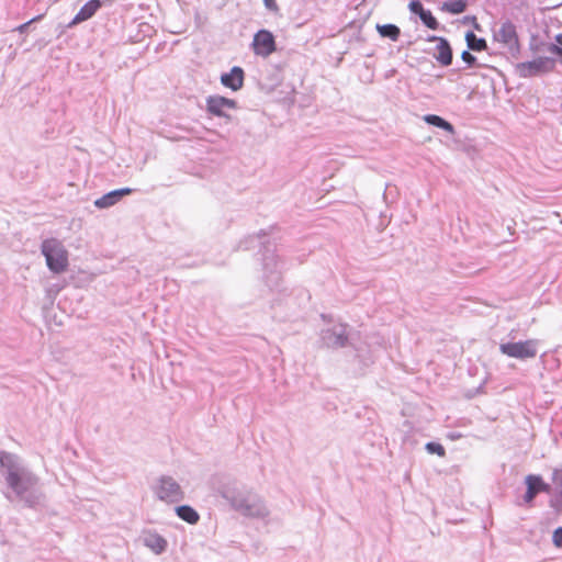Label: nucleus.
I'll return each instance as SVG.
<instances>
[{
	"label": "nucleus",
	"mask_w": 562,
	"mask_h": 562,
	"mask_svg": "<svg viewBox=\"0 0 562 562\" xmlns=\"http://www.w3.org/2000/svg\"><path fill=\"white\" fill-rule=\"evenodd\" d=\"M237 103L233 99H228L222 95H209L206 98V111L218 117L229 119V115L226 114V109H236Z\"/></svg>",
	"instance_id": "10"
},
{
	"label": "nucleus",
	"mask_w": 562,
	"mask_h": 562,
	"mask_svg": "<svg viewBox=\"0 0 562 562\" xmlns=\"http://www.w3.org/2000/svg\"><path fill=\"white\" fill-rule=\"evenodd\" d=\"M494 38L510 49L518 47L516 26L509 21L502 23L501 27L494 32Z\"/></svg>",
	"instance_id": "11"
},
{
	"label": "nucleus",
	"mask_w": 562,
	"mask_h": 562,
	"mask_svg": "<svg viewBox=\"0 0 562 562\" xmlns=\"http://www.w3.org/2000/svg\"><path fill=\"white\" fill-rule=\"evenodd\" d=\"M252 48L256 55L267 57L276 50L274 36L270 31H258L252 40Z\"/></svg>",
	"instance_id": "9"
},
{
	"label": "nucleus",
	"mask_w": 562,
	"mask_h": 562,
	"mask_svg": "<svg viewBox=\"0 0 562 562\" xmlns=\"http://www.w3.org/2000/svg\"><path fill=\"white\" fill-rule=\"evenodd\" d=\"M158 499L166 503H178L184 498L180 484L169 475H161L154 486Z\"/></svg>",
	"instance_id": "5"
},
{
	"label": "nucleus",
	"mask_w": 562,
	"mask_h": 562,
	"mask_svg": "<svg viewBox=\"0 0 562 562\" xmlns=\"http://www.w3.org/2000/svg\"><path fill=\"white\" fill-rule=\"evenodd\" d=\"M465 41L468 48L474 52H482L487 48L486 41L482 37H477L473 32L469 31L465 34Z\"/></svg>",
	"instance_id": "20"
},
{
	"label": "nucleus",
	"mask_w": 562,
	"mask_h": 562,
	"mask_svg": "<svg viewBox=\"0 0 562 562\" xmlns=\"http://www.w3.org/2000/svg\"><path fill=\"white\" fill-rule=\"evenodd\" d=\"M322 342L328 348H342L348 342L347 325L335 324L321 333Z\"/></svg>",
	"instance_id": "8"
},
{
	"label": "nucleus",
	"mask_w": 562,
	"mask_h": 562,
	"mask_svg": "<svg viewBox=\"0 0 562 562\" xmlns=\"http://www.w3.org/2000/svg\"><path fill=\"white\" fill-rule=\"evenodd\" d=\"M442 9L452 14H460L465 11L467 2L463 0H448L442 3Z\"/></svg>",
	"instance_id": "22"
},
{
	"label": "nucleus",
	"mask_w": 562,
	"mask_h": 562,
	"mask_svg": "<svg viewBox=\"0 0 562 562\" xmlns=\"http://www.w3.org/2000/svg\"><path fill=\"white\" fill-rule=\"evenodd\" d=\"M263 4L267 10L277 13L279 11V7L276 0H263Z\"/></svg>",
	"instance_id": "31"
},
{
	"label": "nucleus",
	"mask_w": 562,
	"mask_h": 562,
	"mask_svg": "<svg viewBox=\"0 0 562 562\" xmlns=\"http://www.w3.org/2000/svg\"><path fill=\"white\" fill-rule=\"evenodd\" d=\"M41 252L45 257L47 268L54 273H61L68 267V252L57 238H47L42 241Z\"/></svg>",
	"instance_id": "3"
},
{
	"label": "nucleus",
	"mask_w": 562,
	"mask_h": 562,
	"mask_svg": "<svg viewBox=\"0 0 562 562\" xmlns=\"http://www.w3.org/2000/svg\"><path fill=\"white\" fill-rule=\"evenodd\" d=\"M408 8L412 13L417 14L418 16H420L422 12L426 10L419 0H412L408 4Z\"/></svg>",
	"instance_id": "26"
},
{
	"label": "nucleus",
	"mask_w": 562,
	"mask_h": 562,
	"mask_svg": "<svg viewBox=\"0 0 562 562\" xmlns=\"http://www.w3.org/2000/svg\"><path fill=\"white\" fill-rule=\"evenodd\" d=\"M429 42H437V50L438 54L436 55V59L438 63H440L442 66H449L452 63V49L449 44V42L439 36H430L428 38Z\"/></svg>",
	"instance_id": "15"
},
{
	"label": "nucleus",
	"mask_w": 562,
	"mask_h": 562,
	"mask_svg": "<svg viewBox=\"0 0 562 562\" xmlns=\"http://www.w3.org/2000/svg\"><path fill=\"white\" fill-rule=\"evenodd\" d=\"M546 50L559 57V61L562 65V47L555 44H548Z\"/></svg>",
	"instance_id": "27"
},
{
	"label": "nucleus",
	"mask_w": 562,
	"mask_h": 562,
	"mask_svg": "<svg viewBox=\"0 0 562 562\" xmlns=\"http://www.w3.org/2000/svg\"><path fill=\"white\" fill-rule=\"evenodd\" d=\"M143 543L154 553L160 554L167 549V540L157 532L146 531L143 535Z\"/></svg>",
	"instance_id": "17"
},
{
	"label": "nucleus",
	"mask_w": 562,
	"mask_h": 562,
	"mask_svg": "<svg viewBox=\"0 0 562 562\" xmlns=\"http://www.w3.org/2000/svg\"><path fill=\"white\" fill-rule=\"evenodd\" d=\"M553 483L555 485L557 495L551 498L550 504L553 508H562V470L553 472Z\"/></svg>",
	"instance_id": "19"
},
{
	"label": "nucleus",
	"mask_w": 562,
	"mask_h": 562,
	"mask_svg": "<svg viewBox=\"0 0 562 562\" xmlns=\"http://www.w3.org/2000/svg\"><path fill=\"white\" fill-rule=\"evenodd\" d=\"M134 189L122 188L110 191L94 201V206L98 209H108L115 205L123 196L131 194Z\"/></svg>",
	"instance_id": "14"
},
{
	"label": "nucleus",
	"mask_w": 562,
	"mask_h": 562,
	"mask_svg": "<svg viewBox=\"0 0 562 562\" xmlns=\"http://www.w3.org/2000/svg\"><path fill=\"white\" fill-rule=\"evenodd\" d=\"M261 260L265 282L270 289L278 286L281 281L282 262L276 254L274 245L268 244L263 247Z\"/></svg>",
	"instance_id": "4"
},
{
	"label": "nucleus",
	"mask_w": 562,
	"mask_h": 562,
	"mask_svg": "<svg viewBox=\"0 0 562 562\" xmlns=\"http://www.w3.org/2000/svg\"><path fill=\"white\" fill-rule=\"evenodd\" d=\"M461 58L469 66H473L476 63V57L472 55L469 50H463L461 54Z\"/></svg>",
	"instance_id": "28"
},
{
	"label": "nucleus",
	"mask_w": 562,
	"mask_h": 562,
	"mask_svg": "<svg viewBox=\"0 0 562 562\" xmlns=\"http://www.w3.org/2000/svg\"><path fill=\"white\" fill-rule=\"evenodd\" d=\"M176 513L179 518L191 525L196 524L200 519L198 512L189 505L178 506Z\"/></svg>",
	"instance_id": "18"
},
{
	"label": "nucleus",
	"mask_w": 562,
	"mask_h": 562,
	"mask_svg": "<svg viewBox=\"0 0 562 562\" xmlns=\"http://www.w3.org/2000/svg\"><path fill=\"white\" fill-rule=\"evenodd\" d=\"M0 467L4 470L7 485L29 507L40 504L42 494L35 488L38 479L21 461L20 457L0 451Z\"/></svg>",
	"instance_id": "1"
},
{
	"label": "nucleus",
	"mask_w": 562,
	"mask_h": 562,
	"mask_svg": "<svg viewBox=\"0 0 562 562\" xmlns=\"http://www.w3.org/2000/svg\"><path fill=\"white\" fill-rule=\"evenodd\" d=\"M378 31L381 36L391 38L392 41H397L401 34L400 29L394 24L378 25Z\"/></svg>",
	"instance_id": "23"
},
{
	"label": "nucleus",
	"mask_w": 562,
	"mask_h": 562,
	"mask_svg": "<svg viewBox=\"0 0 562 562\" xmlns=\"http://www.w3.org/2000/svg\"><path fill=\"white\" fill-rule=\"evenodd\" d=\"M425 121L430 124V125H434L436 127H439L450 134H453L454 133V127L451 123H449L448 121H446L445 119H442L441 116L439 115H436V114H428L425 116Z\"/></svg>",
	"instance_id": "21"
},
{
	"label": "nucleus",
	"mask_w": 562,
	"mask_h": 562,
	"mask_svg": "<svg viewBox=\"0 0 562 562\" xmlns=\"http://www.w3.org/2000/svg\"><path fill=\"white\" fill-rule=\"evenodd\" d=\"M539 340L528 339L517 342H503L499 345V351L509 357L519 360L535 358L538 353Z\"/></svg>",
	"instance_id": "6"
},
{
	"label": "nucleus",
	"mask_w": 562,
	"mask_h": 562,
	"mask_svg": "<svg viewBox=\"0 0 562 562\" xmlns=\"http://www.w3.org/2000/svg\"><path fill=\"white\" fill-rule=\"evenodd\" d=\"M552 539L557 547H562V527L554 530Z\"/></svg>",
	"instance_id": "30"
},
{
	"label": "nucleus",
	"mask_w": 562,
	"mask_h": 562,
	"mask_svg": "<svg viewBox=\"0 0 562 562\" xmlns=\"http://www.w3.org/2000/svg\"><path fill=\"white\" fill-rule=\"evenodd\" d=\"M425 449L430 454H437L439 457H445V454H446V450H445L443 446L438 442H432V441L427 442L425 446Z\"/></svg>",
	"instance_id": "25"
},
{
	"label": "nucleus",
	"mask_w": 562,
	"mask_h": 562,
	"mask_svg": "<svg viewBox=\"0 0 562 562\" xmlns=\"http://www.w3.org/2000/svg\"><path fill=\"white\" fill-rule=\"evenodd\" d=\"M555 64L557 60L552 57H537L517 64L516 69L521 78H531L553 71Z\"/></svg>",
	"instance_id": "7"
},
{
	"label": "nucleus",
	"mask_w": 562,
	"mask_h": 562,
	"mask_svg": "<svg viewBox=\"0 0 562 562\" xmlns=\"http://www.w3.org/2000/svg\"><path fill=\"white\" fill-rule=\"evenodd\" d=\"M216 493L236 512L246 517H265L267 508L261 499L244 485L235 481L222 482Z\"/></svg>",
	"instance_id": "2"
},
{
	"label": "nucleus",
	"mask_w": 562,
	"mask_h": 562,
	"mask_svg": "<svg viewBox=\"0 0 562 562\" xmlns=\"http://www.w3.org/2000/svg\"><path fill=\"white\" fill-rule=\"evenodd\" d=\"M554 44L562 47V34H558L555 36V43Z\"/></svg>",
	"instance_id": "32"
},
{
	"label": "nucleus",
	"mask_w": 562,
	"mask_h": 562,
	"mask_svg": "<svg viewBox=\"0 0 562 562\" xmlns=\"http://www.w3.org/2000/svg\"><path fill=\"white\" fill-rule=\"evenodd\" d=\"M419 19L430 30H437L439 27V23L430 10H425L422 12Z\"/></svg>",
	"instance_id": "24"
},
{
	"label": "nucleus",
	"mask_w": 562,
	"mask_h": 562,
	"mask_svg": "<svg viewBox=\"0 0 562 562\" xmlns=\"http://www.w3.org/2000/svg\"><path fill=\"white\" fill-rule=\"evenodd\" d=\"M221 83L233 91L241 89L244 85V70L243 68L235 66L229 72L221 76Z\"/></svg>",
	"instance_id": "16"
},
{
	"label": "nucleus",
	"mask_w": 562,
	"mask_h": 562,
	"mask_svg": "<svg viewBox=\"0 0 562 562\" xmlns=\"http://www.w3.org/2000/svg\"><path fill=\"white\" fill-rule=\"evenodd\" d=\"M527 491L524 496V502L529 504L541 492H550V486L543 482L540 475L529 474L525 477Z\"/></svg>",
	"instance_id": "12"
},
{
	"label": "nucleus",
	"mask_w": 562,
	"mask_h": 562,
	"mask_svg": "<svg viewBox=\"0 0 562 562\" xmlns=\"http://www.w3.org/2000/svg\"><path fill=\"white\" fill-rule=\"evenodd\" d=\"M102 7L101 0H89L86 2L78 13L74 16V19L68 23V27H74L85 21L91 19L98 10Z\"/></svg>",
	"instance_id": "13"
},
{
	"label": "nucleus",
	"mask_w": 562,
	"mask_h": 562,
	"mask_svg": "<svg viewBox=\"0 0 562 562\" xmlns=\"http://www.w3.org/2000/svg\"><path fill=\"white\" fill-rule=\"evenodd\" d=\"M43 18V15H37L33 19H31L30 21L19 25L15 31L20 32V33H24L26 32L27 27L30 26V24H32L33 22H36V21H40L41 19Z\"/></svg>",
	"instance_id": "29"
}]
</instances>
